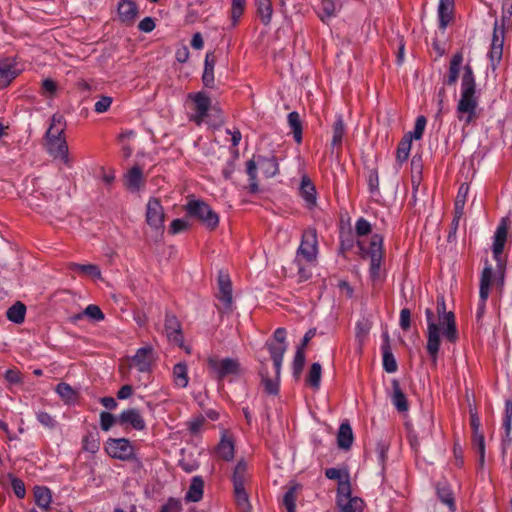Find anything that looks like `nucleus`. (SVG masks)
Wrapping results in <instances>:
<instances>
[{"instance_id":"obj_52","label":"nucleus","mask_w":512,"mask_h":512,"mask_svg":"<svg viewBox=\"0 0 512 512\" xmlns=\"http://www.w3.org/2000/svg\"><path fill=\"white\" fill-rule=\"evenodd\" d=\"M305 361H306L305 351H302L301 348H297L296 352H295L294 360H293V375L296 378H298L301 375L302 370L305 365Z\"/></svg>"},{"instance_id":"obj_43","label":"nucleus","mask_w":512,"mask_h":512,"mask_svg":"<svg viewBox=\"0 0 512 512\" xmlns=\"http://www.w3.org/2000/svg\"><path fill=\"white\" fill-rule=\"evenodd\" d=\"M18 75L14 63L10 59L0 60V77L6 80L7 84Z\"/></svg>"},{"instance_id":"obj_42","label":"nucleus","mask_w":512,"mask_h":512,"mask_svg":"<svg viewBox=\"0 0 512 512\" xmlns=\"http://www.w3.org/2000/svg\"><path fill=\"white\" fill-rule=\"evenodd\" d=\"M345 134V124L341 115H339L333 125V137L331 141L332 148H340Z\"/></svg>"},{"instance_id":"obj_37","label":"nucleus","mask_w":512,"mask_h":512,"mask_svg":"<svg viewBox=\"0 0 512 512\" xmlns=\"http://www.w3.org/2000/svg\"><path fill=\"white\" fill-rule=\"evenodd\" d=\"M288 124L293 133V138L297 144L302 142V121L298 112L293 111L288 114Z\"/></svg>"},{"instance_id":"obj_45","label":"nucleus","mask_w":512,"mask_h":512,"mask_svg":"<svg viewBox=\"0 0 512 512\" xmlns=\"http://www.w3.org/2000/svg\"><path fill=\"white\" fill-rule=\"evenodd\" d=\"M371 329V324L367 319L360 320L356 323L355 327V337L359 344V349H361L364 341L366 340L369 331Z\"/></svg>"},{"instance_id":"obj_27","label":"nucleus","mask_w":512,"mask_h":512,"mask_svg":"<svg viewBox=\"0 0 512 512\" xmlns=\"http://www.w3.org/2000/svg\"><path fill=\"white\" fill-rule=\"evenodd\" d=\"M391 384H392V389H393L391 399H392L394 406L396 407V409L399 412L408 411V408H409L408 401H407L406 395L404 394V392L402 391V389L400 387L399 381L397 379H393Z\"/></svg>"},{"instance_id":"obj_55","label":"nucleus","mask_w":512,"mask_h":512,"mask_svg":"<svg viewBox=\"0 0 512 512\" xmlns=\"http://www.w3.org/2000/svg\"><path fill=\"white\" fill-rule=\"evenodd\" d=\"M84 314L93 321H102L105 316L99 306L90 304L84 309Z\"/></svg>"},{"instance_id":"obj_58","label":"nucleus","mask_w":512,"mask_h":512,"mask_svg":"<svg viewBox=\"0 0 512 512\" xmlns=\"http://www.w3.org/2000/svg\"><path fill=\"white\" fill-rule=\"evenodd\" d=\"M367 181H368L369 191L371 193L377 192L378 188H379V175H378L377 169H375V168L369 169Z\"/></svg>"},{"instance_id":"obj_50","label":"nucleus","mask_w":512,"mask_h":512,"mask_svg":"<svg viewBox=\"0 0 512 512\" xmlns=\"http://www.w3.org/2000/svg\"><path fill=\"white\" fill-rule=\"evenodd\" d=\"M473 445L479 454V466L482 468L485 463V438L483 433L473 434Z\"/></svg>"},{"instance_id":"obj_31","label":"nucleus","mask_w":512,"mask_h":512,"mask_svg":"<svg viewBox=\"0 0 512 512\" xmlns=\"http://www.w3.org/2000/svg\"><path fill=\"white\" fill-rule=\"evenodd\" d=\"M126 187L130 191H138L143 184V172L138 166L132 167L125 176Z\"/></svg>"},{"instance_id":"obj_24","label":"nucleus","mask_w":512,"mask_h":512,"mask_svg":"<svg viewBox=\"0 0 512 512\" xmlns=\"http://www.w3.org/2000/svg\"><path fill=\"white\" fill-rule=\"evenodd\" d=\"M195 103L196 116L194 120L197 124H200L202 120L207 116L208 110L211 106V99L202 92H198L195 95H190Z\"/></svg>"},{"instance_id":"obj_17","label":"nucleus","mask_w":512,"mask_h":512,"mask_svg":"<svg viewBox=\"0 0 512 512\" xmlns=\"http://www.w3.org/2000/svg\"><path fill=\"white\" fill-rule=\"evenodd\" d=\"M117 423L122 426L130 425L133 429L139 431L144 430L146 427L143 417L136 408H129L122 411L117 417Z\"/></svg>"},{"instance_id":"obj_33","label":"nucleus","mask_w":512,"mask_h":512,"mask_svg":"<svg viewBox=\"0 0 512 512\" xmlns=\"http://www.w3.org/2000/svg\"><path fill=\"white\" fill-rule=\"evenodd\" d=\"M204 481L200 476L192 478L189 489L186 493V500L198 502L203 497Z\"/></svg>"},{"instance_id":"obj_19","label":"nucleus","mask_w":512,"mask_h":512,"mask_svg":"<svg viewBox=\"0 0 512 512\" xmlns=\"http://www.w3.org/2000/svg\"><path fill=\"white\" fill-rule=\"evenodd\" d=\"M508 234V219L502 218L499 226L494 235V243L492 247L493 256L495 260H499L500 255L503 253Z\"/></svg>"},{"instance_id":"obj_25","label":"nucleus","mask_w":512,"mask_h":512,"mask_svg":"<svg viewBox=\"0 0 512 512\" xmlns=\"http://www.w3.org/2000/svg\"><path fill=\"white\" fill-rule=\"evenodd\" d=\"M454 0H440L438 6L439 27L445 30L453 19Z\"/></svg>"},{"instance_id":"obj_60","label":"nucleus","mask_w":512,"mask_h":512,"mask_svg":"<svg viewBox=\"0 0 512 512\" xmlns=\"http://www.w3.org/2000/svg\"><path fill=\"white\" fill-rule=\"evenodd\" d=\"M503 49L491 47L489 51L490 66L495 71L502 59Z\"/></svg>"},{"instance_id":"obj_47","label":"nucleus","mask_w":512,"mask_h":512,"mask_svg":"<svg viewBox=\"0 0 512 512\" xmlns=\"http://www.w3.org/2000/svg\"><path fill=\"white\" fill-rule=\"evenodd\" d=\"M100 448V438L98 432L88 433L83 438V449L95 454Z\"/></svg>"},{"instance_id":"obj_5","label":"nucleus","mask_w":512,"mask_h":512,"mask_svg":"<svg viewBox=\"0 0 512 512\" xmlns=\"http://www.w3.org/2000/svg\"><path fill=\"white\" fill-rule=\"evenodd\" d=\"M248 481L247 463L241 459L237 462L232 475L234 498L237 508L241 512H251L252 508L246 491Z\"/></svg>"},{"instance_id":"obj_7","label":"nucleus","mask_w":512,"mask_h":512,"mask_svg":"<svg viewBox=\"0 0 512 512\" xmlns=\"http://www.w3.org/2000/svg\"><path fill=\"white\" fill-rule=\"evenodd\" d=\"M185 211L187 216L200 221L210 231L215 230L219 225L218 214L203 200L190 199Z\"/></svg>"},{"instance_id":"obj_56","label":"nucleus","mask_w":512,"mask_h":512,"mask_svg":"<svg viewBox=\"0 0 512 512\" xmlns=\"http://www.w3.org/2000/svg\"><path fill=\"white\" fill-rule=\"evenodd\" d=\"M504 29L499 28L497 22L494 24L491 47L503 49Z\"/></svg>"},{"instance_id":"obj_59","label":"nucleus","mask_w":512,"mask_h":512,"mask_svg":"<svg viewBox=\"0 0 512 512\" xmlns=\"http://www.w3.org/2000/svg\"><path fill=\"white\" fill-rule=\"evenodd\" d=\"M190 227L189 223L184 219H174L169 227V233L174 235L183 231L188 230Z\"/></svg>"},{"instance_id":"obj_11","label":"nucleus","mask_w":512,"mask_h":512,"mask_svg":"<svg viewBox=\"0 0 512 512\" xmlns=\"http://www.w3.org/2000/svg\"><path fill=\"white\" fill-rule=\"evenodd\" d=\"M207 363L209 368L216 373L219 380L229 375L240 374V363L237 359L225 358L219 360L216 357H209Z\"/></svg>"},{"instance_id":"obj_28","label":"nucleus","mask_w":512,"mask_h":512,"mask_svg":"<svg viewBox=\"0 0 512 512\" xmlns=\"http://www.w3.org/2000/svg\"><path fill=\"white\" fill-rule=\"evenodd\" d=\"M300 194L309 208L316 205V188L310 178L303 176L300 185Z\"/></svg>"},{"instance_id":"obj_63","label":"nucleus","mask_w":512,"mask_h":512,"mask_svg":"<svg viewBox=\"0 0 512 512\" xmlns=\"http://www.w3.org/2000/svg\"><path fill=\"white\" fill-rule=\"evenodd\" d=\"M112 101L113 99L110 96H101L94 105V111L97 113L106 112L110 108Z\"/></svg>"},{"instance_id":"obj_41","label":"nucleus","mask_w":512,"mask_h":512,"mask_svg":"<svg viewBox=\"0 0 512 512\" xmlns=\"http://www.w3.org/2000/svg\"><path fill=\"white\" fill-rule=\"evenodd\" d=\"M174 382L177 386L185 388L188 385V369L186 363H177L173 368Z\"/></svg>"},{"instance_id":"obj_22","label":"nucleus","mask_w":512,"mask_h":512,"mask_svg":"<svg viewBox=\"0 0 512 512\" xmlns=\"http://www.w3.org/2000/svg\"><path fill=\"white\" fill-rule=\"evenodd\" d=\"M65 129H66V121L65 118L56 113L51 118V123L46 131L45 134V140H52V139H63L65 138Z\"/></svg>"},{"instance_id":"obj_1","label":"nucleus","mask_w":512,"mask_h":512,"mask_svg":"<svg viewBox=\"0 0 512 512\" xmlns=\"http://www.w3.org/2000/svg\"><path fill=\"white\" fill-rule=\"evenodd\" d=\"M436 313L439 323L434 320V312L432 309L425 310L427 320V353L432 362L436 364L440 349V326L443 329V336L450 343H456L458 340V330L456 326L455 315L452 311H446V302L444 295L440 294L436 300Z\"/></svg>"},{"instance_id":"obj_20","label":"nucleus","mask_w":512,"mask_h":512,"mask_svg":"<svg viewBox=\"0 0 512 512\" xmlns=\"http://www.w3.org/2000/svg\"><path fill=\"white\" fill-rule=\"evenodd\" d=\"M132 361L140 372H149L153 361V348L150 346L139 348Z\"/></svg>"},{"instance_id":"obj_61","label":"nucleus","mask_w":512,"mask_h":512,"mask_svg":"<svg viewBox=\"0 0 512 512\" xmlns=\"http://www.w3.org/2000/svg\"><path fill=\"white\" fill-rule=\"evenodd\" d=\"M356 234L358 236H366L371 233V224L364 218H359L355 224Z\"/></svg>"},{"instance_id":"obj_15","label":"nucleus","mask_w":512,"mask_h":512,"mask_svg":"<svg viewBox=\"0 0 512 512\" xmlns=\"http://www.w3.org/2000/svg\"><path fill=\"white\" fill-rule=\"evenodd\" d=\"M139 14V8L134 0H119L117 4L118 20L125 26L134 25Z\"/></svg>"},{"instance_id":"obj_8","label":"nucleus","mask_w":512,"mask_h":512,"mask_svg":"<svg viewBox=\"0 0 512 512\" xmlns=\"http://www.w3.org/2000/svg\"><path fill=\"white\" fill-rule=\"evenodd\" d=\"M336 504L339 512H362L363 500L359 497H352L348 474L345 476V481H340L338 484Z\"/></svg>"},{"instance_id":"obj_36","label":"nucleus","mask_w":512,"mask_h":512,"mask_svg":"<svg viewBox=\"0 0 512 512\" xmlns=\"http://www.w3.org/2000/svg\"><path fill=\"white\" fill-rule=\"evenodd\" d=\"M68 269L82 274L89 275L93 278L101 279V270L95 264H78L71 262L68 264Z\"/></svg>"},{"instance_id":"obj_40","label":"nucleus","mask_w":512,"mask_h":512,"mask_svg":"<svg viewBox=\"0 0 512 512\" xmlns=\"http://www.w3.org/2000/svg\"><path fill=\"white\" fill-rule=\"evenodd\" d=\"M322 375V366L320 363L315 362L311 365L309 373L306 377V384L310 386L314 390H318L320 388Z\"/></svg>"},{"instance_id":"obj_4","label":"nucleus","mask_w":512,"mask_h":512,"mask_svg":"<svg viewBox=\"0 0 512 512\" xmlns=\"http://www.w3.org/2000/svg\"><path fill=\"white\" fill-rule=\"evenodd\" d=\"M257 166H259L261 172L265 177H274L279 172V165L275 155L262 156L258 155L256 160L250 159L246 163V172L249 176L248 190L250 193H257L259 191L257 183Z\"/></svg>"},{"instance_id":"obj_64","label":"nucleus","mask_w":512,"mask_h":512,"mask_svg":"<svg viewBox=\"0 0 512 512\" xmlns=\"http://www.w3.org/2000/svg\"><path fill=\"white\" fill-rule=\"evenodd\" d=\"M181 502L175 498H169L167 502L161 506L160 512H180Z\"/></svg>"},{"instance_id":"obj_18","label":"nucleus","mask_w":512,"mask_h":512,"mask_svg":"<svg viewBox=\"0 0 512 512\" xmlns=\"http://www.w3.org/2000/svg\"><path fill=\"white\" fill-rule=\"evenodd\" d=\"M219 294L218 299L223 303L224 309L230 311L232 308V283L227 274L220 273L218 276Z\"/></svg>"},{"instance_id":"obj_48","label":"nucleus","mask_w":512,"mask_h":512,"mask_svg":"<svg viewBox=\"0 0 512 512\" xmlns=\"http://www.w3.org/2000/svg\"><path fill=\"white\" fill-rule=\"evenodd\" d=\"M246 0H231V21L235 27L244 13Z\"/></svg>"},{"instance_id":"obj_16","label":"nucleus","mask_w":512,"mask_h":512,"mask_svg":"<svg viewBox=\"0 0 512 512\" xmlns=\"http://www.w3.org/2000/svg\"><path fill=\"white\" fill-rule=\"evenodd\" d=\"M46 150L54 159H60L67 167H71L69 148L66 138L46 140Z\"/></svg>"},{"instance_id":"obj_44","label":"nucleus","mask_w":512,"mask_h":512,"mask_svg":"<svg viewBox=\"0 0 512 512\" xmlns=\"http://www.w3.org/2000/svg\"><path fill=\"white\" fill-rule=\"evenodd\" d=\"M411 145V136H403L396 150V159L400 164L404 163L408 159Z\"/></svg>"},{"instance_id":"obj_46","label":"nucleus","mask_w":512,"mask_h":512,"mask_svg":"<svg viewBox=\"0 0 512 512\" xmlns=\"http://www.w3.org/2000/svg\"><path fill=\"white\" fill-rule=\"evenodd\" d=\"M469 186L467 183H462L458 189V193L454 203V210L459 214H464V206L466 203Z\"/></svg>"},{"instance_id":"obj_35","label":"nucleus","mask_w":512,"mask_h":512,"mask_svg":"<svg viewBox=\"0 0 512 512\" xmlns=\"http://www.w3.org/2000/svg\"><path fill=\"white\" fill-rule=\"evenodd\" d=\"M25 315H26V306L20 301H17L16 303H14L6 311V317L8 318V320L15 324L23 323L25 320Z\"/></svg>"},{"instance_id":"obj_29","label":"nucleus","mask_w":512,"mask_h":512,"mask_svg":"<svg viewBox=\"0 0 512 512\" xmlns=\"http://www.w3.org/2000/svg\"><path fill=\"white\" fill-rule=\"evenodd\" d=\"M216 59L213 52H208L205 57L204 71L202 81L205 87L213 88L214 86V67Z\"/></svg>"},{"instance_id":"obj_53","label":"nucleus","mask_w":512,"mask_h":512,"mask_svg":"<svg viewBox=\"0 0 512 512\" xmlns=\"http://www.w3.org/2000/svg\"><path fill=\"white\" fill-rule=\"evenodd\" d=\"M426 123H427V119L425 116H423V115L418 116L416 119V122H415L414 131L408 132L404 136H411V140L412 139H415V140L421 139L423 136V132H424Z\"/></svg>"},{"instance_id":"obj_34","label":"nucleus","mask_w":512,"mask_h":512,"mask_svg":"<svg viewBox=\"0 0 512 512\" xmlns=\"http://www.w3.org/2000/svg\"><path fill=\"white\" fill-rule=\"evenodd\" d=\"M257 8V15L264 25H268L271 22L273 8L270 0H254Z\"/></svg>"},{"instance_id":"obj_10","label":"nucleus","mask_w":512,"mask_h":512,"mask_svg":"<svg viewBox=\"0 0 512 512\" xmlns=\"http://www.w3.org/2000/svg\"><path fill=\"white\" fill-rule=\"evenodd\" d=\"M317 232L315 228H308L302 234L301 243L297 249V256H302L307 262H312L318 252Z\"/></svg>"},{"instance_id":"obj_26","label":"nucleus","mask_w":512,"mask_h":512,"mask_svg":"<svg viewBox=\"0 0 512 512\" xmlns=\"http://www.w3.org/2000/svg\"><path fill=\"white\" fill-rule=\"evenodd\" d=\"M354 436L352 427L348 422H343L337 433V445L340 449L349 450L353 444Z\"/></svg>"},{"instance_id":"obj_14","label":"nucleus","mask_w":512,"mask_h":512,"mask_svg":"<svg viewBox=\"0 0 512 512\" xmlns=\"http://www.w3.org/2000/svg\"><path fill=\"white\" fill-rule=\"evenodd\" d=\"M164 327L168 339L179 347L184 348L187 353H190V348L184 346L181 323L174 314L166 313Z\"/></svg>"},{"instance_id":"obj_6","label":"nucleus","mask_w":512,"mask_h":512,"mask_svg":"<svg viewBox=\"0 0 512 512\" xmlns=\"http://www.w3.org/2000/svg\"><path fill=\"white\" fill-rule=\"evenodd\" d=\"M360 248V255L362 258H370V276L372 279H377L380 276L381 263L384 257L383 249V236L380 234H373L366 248L361 241L357 242Z\"/></svg>"},{"instance_id":"obj_32","label":"nucleus","mask_w":512,"mask_h":512,"mask_svg":"<svg viewBox=\"0 0 512 512\" xmlns=\"http://www.w3.org/2000/svg\"><path fill=\"white\" fill-rule=\"evenodd\" d=\"M34 499L36 505L39 508L48 511L50 508V504L52 502V495L50 489L45 486H35Z\"/></svg>"},{"instance_id":"obj_2","label":"nucleus","mask_w":512,"mask_h":512,"mask_svg":"<svg viewBox=\"0 0 512 512\" xmlns=\"http://www.w3.org/2000/svg\"><path fill=\"white\" fill-rule=\"evenodd\" d=\"M267 347L271 360L273 361L274 372L268 370L267 361H261L259 367V376L264 386V391L269 395H277L279 393V381L284 354L287 350V344H276L273 341H267Z\"/></svg>"},{"instance_id":"obj_62","label":"nucleus","mask_w":512,"mask_h":512,"mask_svg":"<svg viewBox=\"0 0 512 512\" xmlns=\"http://www.w3.org/2000/svg\"><path fill=\"white\" fill-rule=\"evenodd\" d=\"M389 449V442L385 439H380L376 443V452L378 454L379 461L384 464L387 459V451Z\"/></svg>"},{"instance_id":"obj_30","label":"nucleus","mask_w":512,"mask_h":512,"mask_svg":"<svg viewBox=\"0 0 512 512\" xmlns=\"http://www.w3.org/2000/svg\"><path fill=\"white\" fill-rule=\"evenodd\" d=\"M462 61H463V55L461 52H457L456 54H454L452 56V58L450 60V65H449V74H448L447 78L444 79L445 85L451 86L457 82Z\"/></svg>"},{"instance_id":"obj_57","label":"nucleus","mask_w":512,"mask_h":512,"mask_svg":"<svg viewBox=\"0 0 512 512\" xmlns=\"http://www.w3.org/2000/svg\"><path fill=\"white\" fill-rule=\"evenodd\" d=\"M117 423V418L109 412L100 413V427L103 431H108L110 428Z\"/></svg>"},{"instance_id":"obj_12","label":"nucleus","mask_w":512,"mask_h":512,"mask_svg":"<svg viewBox=\"0 0 512 512\" xmlns=\"http://www.w3.org/2000/svg\"><path fill=\"white\" fill-rule=\"evenodd\" d=\"M164 209L157 198H151L146 207V222L156 231L162 232L164 229Z\"/></svg>"},{"instance_id":"obj_13","label":"nucleus","mask_w":512,"mask_h":512,"mask_svg":"<svg viewBox=\"0 0 512 512\" xmlns=\"http://www.w3.org/2000/svg\"><path fill=\"white\" fill-rule=\"evenodd\" d=\"M492 276H493V270L491 266H485L481 273L480 278V288H479V297L480 301L478 304L477 312H476V318L477 321H479L484 313L486 308V301L489 296L490 286L492 282Z\"/></svg>"},{"instance_id":"obj_23","label":"nucleus","mask_w":512,"mask_h":512,"mask_svg":"<svg viewBox=\"0 0 512 512\" xmlns=\"http://www.w3.org/2000/svg\"><path fill=\"white\" fill-rule=\"evenodd\" d=\"M382 355H383V368L387 373H394L397 371V362L392 353L390 346V338L387 332L383 333V344H382Z\"/></svg>"},{"instance_id":"obj_9","label":"nucleus","mask_w":512,"mask_h":512,"mask_svg":"<svg viewBox=\"0 0 512 512\" xmlns=\"http://www.w3.org/2000/svg\"><path fill=\"white\" fill-rule=\"evenodd\" d=\"M106 453L121 461H130L135 458V449L127 438H108L105 443Z\"/></svg>"},{"instance_id":"obj_49","label":"nucleus","mask_w":512,"mask_h":512,"mask_svg":"<svg viewBox=\"0 0 512 512\" xmlns=\"http://www.w3.org/2000/svg\"><path fill=\"white\" fill-rule=\"evenodd\" d=\"M299 485H292L284 494L283 505L286 507L287 512H296V491Z\"/></svg>"},{"instance_id":"obj_51","label":"nucleus","mask_w":512,"mask_h":512,"mask_svg":"<svg viewBox=\"0 0 512 512\" xmlns=\"http://www.w3.org/2000/svg\"><path fill=\"white\" fill-rule=\"evenodd\" d=\"M437 495H438L439 499L441 500V502H443L444 504H446L449 507L450 511H455L456 506H455L453 493L451 492V490L449 488H447L445 486H443V487L438 486L437 487Z\"/></svg>"},{"instance_id":"obj_39","label":"nucleus","mask_w":512,"mask_h":512,"mask_svg":"<svg viewBox=\"0 0 512 512\" xmlns=\"http://www.w3.org/2000/svg\"><path fill=\"white\" fill-rule=\"evenodd\" d=\"M216 450L225 461H231L234 458V443L230 438L222 437Z\"/></svg>"},{"instance_id":"obj_54","label":"nucleus","mask_w":512,"mask_h":512,"mask_svg":"<svg viewBox=\"0 0 512 512\" xmlns=\"http://www.w3.org/2000/svg\"><path fill=\"white\" fill-rule=\"evenodd\" d=\"M8 478L11 481V486H12V489H13L15 495L19 499H23L26 495V489H25L24 482L20 478L15 477L13 474H8Z\"/></svg>"},{"instance_id":"obj_21","label":"nucleus","mask_w":512,"mask_h":512,"mask_svg":"<svg viewBox=\"0 0 512 512\" xmlns=\"http://www.w3.org/2000/svg\"><path fill=\"white\" fill-rule=\"evenodd\" d=\"M511 423H512V400L505 401V414L503 418L504 436L502 438V453L505 454L506 450L512 444L511 436Z\"/></svg>"},{"instance_id":"obj_38","label":"nucleus","mask_w":512,"mask_h":512,"mask_svg":"<svg viewBox=\"0 0 512 512\" xmlns=\"http://www.w3.org/2000/svg\"><path fill=\"white\" fill-rule=\"evenodd\" d=\"M55 390L66 404H74L78 399V392L67 383H59Z\"/></svg>"},{"instance_id":"obj_3","label":"nucleus","mask_w":512,"mask_h":512,"mask_svg":"<svg viewBox=\"0 0 512 512\" xmlns=\"http://www.w3.org/2000/svg\"><path fill=\"white\" fill-rule=\"evenodd\" d=\"M461 98L457 105L458 119H464L469 125L477 118L476 109L478 106L476 93V82L473 69L470 65L464 66V73L461 80Z\"/></svg>"}]
</instances>
